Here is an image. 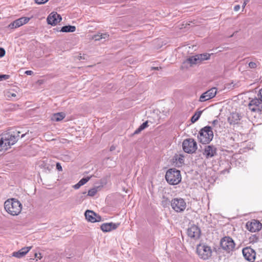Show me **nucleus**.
<instances>
[{"instance_id":"41","label":"nucleus","mask_w":262,"mask_h":262,"mask_svg":"<svg viewBox=\"0 0 262 262\" xmlns=\"http://www.w3.org/2000/svg\"><path fill=\"white\" fill-rule=\"evenodd\" d=\"M33 73V72L30 70L26 71L25 72V74H26L27 75H31Z\"/></svg>"},{"instance_id":"37","label":"nucleus","mask_w":262,"mask_h":262,"mask_svg":"<svg viewBox=\"0 0 262 262\" xmlns=\"http://www.w3.org/2000/svg\"><path fill=\"white\" fill-rule=\"evenodd\" d=\"M81 186H82L80 183L79 182H78V183H77L76 184L74 185L73 186V187L75 189H79Z\"/></svg>"},{"instance_id":"4","label":"nucleus","mask_w":262,"mask_h":262,"mask_svg":"<svg viewBox=\"0 0 262 262\" xmlns=\"http://www.w3.org/2000/svg\"><path fill=\"white\" fill-rule=\"evenodd\" d=\"M213 133L210 126H205L199 132L198 138L203 144L209 143L213 139Z\"/></svg>"},{"instance_id":"1","label":"nucleus","mask_w":262,"mask_h":262,"mask_svg":"<svg viewBox=\"0 0 262 262\" xmlns=\"http://www.w3.org/2000/svg\"><path fill=\"white\" fill-rule=\"evenodd\" d=\"M20 133L17 132L16 135L7 133L0 135V151L7 150L14 145L18 140Z\"/></svg>"},{"instance_id":"29","label":"nucleus","mask_w":262,"mask_h":262,"mask_svg":"<svg viewBox=\"0 0 262 262\" xmlns=\"http://www.w3.org/2000/svg\"><path fill=\"white\" fill-rule=\"evenodd\" d=\"M97 192V188H93L89 190L88 195L91 196H94Z\"/></svg>"},{"instance_id":"9","label":"nucleus","mask_w":262,"mask_h":262,"mask_svg":"<svg viewBox=\"0 0 262 262\" xmlns=\"http://www.w3.org/2000/svg\"><path fill=\"white\" fill-rule=\"evenodd\" d=\"M249 99V109L252 112H260L262 111V102L257 98Z\"/></svg>"},{"instance_id":"7","label":"nucleus","mask_w":262,"mask_h":262,"mask_svg":"<svg viewBox=\"0 0 262 262\" xmlns=\"http://www.w3.org/2000/svg\"><path fill=\"white\" fill-rule=\"evenodd\" d=\"M172 208L177 212H183L186 207V203L182 198H174L171 201Z\"/></svg>"},{"instance_id":"40","label":"nucleus","mask_w":262,"mask_h":262,"mask_svg":"<svg viewBox=\"0 0 262 262\" xmlns=\"http://www.w3.org/2000/svg\"><path fill=\"white\" fill-rule=\"evenodd\" d=\"M239 9H240V6L239 5H236L234 7V10L235 11H238L239 10Z\"/></svg>"},{"instance_id":"3","label":"nucleus","mask_w":262,"mask_h":262,"mask_svg":"<svg viewBox=\"0 0 262 262\" xmlns=\"http://www.w3.org/2000/svg\"><path fill=\"white\" fill-rule=\"evenodd\" d=\"M165 179L170 185L179 184L182 179L180 171L176 168L169 169L166 173Z\"/></svg>"},{"instance_id":"36","label":"nucleus","mask_w":262,"mask_h":262,"mask_svg":"<svg viewBox=\"0 0 262 262\" xmlns=\"http://www.w3.org/2000/svg\"><path fill=\"white\" fill-rule=\"evenodd\" d=\"M56 169L58 171H61L62 170V166H61V165H60V164L59 163H56Z\"/></svg>"},{"instance_id":"16","label":"nucleus","mask_w":262,"mask_h":262,"mask_svg":"<svg viewBox=\"0 0 262 262\" xmlns=\"http://www.w3.org/2000/svg\"><path fill=\"white\" fill-rule=\"evenodd\" d=\"M61 20V16L57 12L51 13L47 17L48 24L52 26H55Z\"/></svg>"},{"instance_id":"47","label":"nucleus","mask_w":262,"mask_h":262,"mask_svg":"<svg viewBox=\"0 0 262 262\" xmlns=\"http://www.w3.org/2000/svg\"><path fill=\"white\" fill-rule=\"evenodd\" d=\"M179 161H180V162L181 163V162H182V161H183V158H179Z\"/></svg>"},{"instance_id":"39","label":"nucleus","mask_w":262,"mask_h":262,"mask_svg":"<svg viewBox=\"0 0 262 262\" xmlns=\"http://www.w3.org/2000/svg\"><path fill=\"white\" fill-rule=\"evenodd\" d=\"M35 257L40 259L41 258H42V256L41 255V254L40 253H39V254H37V253H35Z\"/></svg>"},{"instance_id":"46","label":"nucleus","mask_w":262,"mask_h":262,"mask_svg":"<svg viewBox=\"0 0 262 262\" xmlns=\"http://www.w3.org/2000/svg\"><path fill=\"white\" fill-rule=\"evenodd\" d=\"M155 70H159V69H161V67H156L154 68Z\"/></svg>"},{"instance_id":"26","label":"nucleus","mask_w":262,"mask_h":262,"mask_svg":"<svg viewBox=\"0 0 262 262\" xmlns=\"http://www.w3.org/2000/svg\"><path fill=\"white\" fill-rule=\"evenodd\" d=\"M198 55L200 59L201 62H202V61L205 60L209 59L210 57V54H208V53L199 54Z\"/></svg>"},{"instance_id":"42","label":"nucleus","mask_w":262,"mask_h":262,"mask_svg":"<svg viewBox=\"0 0 262 262\" xmlns=\"http://www.w3.org/2000/svg\"><path fill=\"white\" fill-rule=\"evenodd\" d=\"M219 123V121L217 120H214L212 121V124L213 126L217 125Z\"/></svg>"},{"instance_id":"14","label":"nucleus","mask_w":262,"mask_h":262,"mask_svg":"<svg viewBox=\"0 0 262 262\" xmlns=\"http://www.w3.org/2000/svg\"><path fill=\"white\" fill-rule=\"evenodd\" d=\"M203 155L206 159L212 158L216 155V148L213 145H206L204 147Z\"/></svg>"},{"instance_id":"33","label":"nucleus","mask_w":262,"mask_h":262,"mask_svg":"<svg viewBox=\"0 0 262 262\" xmlns=\"http://www.w3.org/2000/svg\"><path fill=\"white\" fill-rule=\"evenodd\" d=\"M49 0H34L35 2L38 4H43Z\"/></svg>"},{"instance_id":"31","label":"nucleus","mask_w":262,"mask_h":262,"mask_svg":"<svg viewBox=\"0 0 262 262\" xmlns=\"http://www.w3.org/2000/svg\"><path fill=\"white\" fill-rule=\"evenodd\" d=\"M91 177H92V176L87 177L86 178H83L81 179L79 182L80 183V184L82 185H83L90 180Z\"/></svg>"},{"instance_id":"45","label":"nucleus","mask_w":262,"mask_h":262,"mask_svg":"<svg viewBox=\"0 0 262 262\" xmlns=\"http://www.w3.org/2000/svg\"><path fill=\"white\" fill-rule=\"evenodd\" d=\"M114 149H115L114 147H113V146H111V148H110V150H111V151H112V150H114Z\"/></svg>"},{"instance_id":"32","label":"nucleus","mask_w":262,"mask_h":262,"mask_svg":"<svg viewBox=\"0 0 262 262\" xmlns=\"http://www.w3.org/2000/svg\"><path fill=\"white\" fill-rule=\"evenodd\" d=\"M13 256L17 258H20L24 256V255L21 253L19 250L17 252H13Z\"/></svg>"},{"instance_id":"20","label":"nucleus","mask_w":262,"mask_h":262,"mask_svg":"<svg viewBox=\"0 0 262 262\" xmlns=\"http://www.w3.org/2000/svg\"><path fill=\"white\" fill-rule=\"evenodd\" d=\"M198 55L191 56L186 60L184 63L189 64L190 66L201 63Z\"/></svg>"},{"instance_id":"28","label":"nucleus","mask_w":262,"mask_h":262,"mask_svg":"<svg viewBox=\"0 0 262 262\" xmlns=\"http://www.w3.org/2000/svg\"><path fill=\"white\" fill-rule=\"evenodd\" d=\"M171 202L166 198L163 197L162 201V205L164 207H167Z\"/></svg>"},{"instance_id":"2","label":"nucleus","mask_w":262,"mask_h":262,"mask_svg":"<svg viewBox=\"0 0 262 262\" xmlns=\"http://www.w3.org/2000/svg\"><path fill=\"white\" fill-rule=\"evenodd\" d=\"M5 210L10 215L15 216L18 215L22 210V205L17 200L12 198L8 199L5 202Z\"/></svg>"},{"instance_id":"23","label":"nucleus","mask_w":262,"mask_h":262,"mask_svg":"<svg viewBox=\"0 0 262 262\" xmlns=\"http://www.w3.org/2000/svg\"><path fill=\"white\" fill-rule=\"evenodd\" d=\"M76 30V27L74 26H63L61 31L63 32H74Z\"/></svg>"},{"instance_id":"22","label":"nucleus","mask_w":262,"mask_h":262,"mask_svg":"<svg viewBox=\"0 0 262 262\" xmlns=\"http://www.w3.org/2000/svg\"><path fill=\"white\" fill-rule=\"evenodd\" d=\"M109 35L107 33H99L95 35L93 38L95 40H100L101 39H107Z\"/></svg>"},{"instance_id":"15","label":"nucleus","mask_w":262,"mask_h":262,"mask_svg":"<svg viewBox=\"0 0 262 262\" xmlns=\"http://www.w3.org/2000/svg\"><path fill=\"white\" fill-rule=\"evenodd\" d=\"M85 216L88 221L92 223L98 222L101 220L100 216L91 210H86L85 212Z\"/></svg>"},{"instance_id":"49","label":"nucleus","mask_w":262,"mask_h":262,"mask_svg":"<svg viewBox=\"0 0 262 262\" xmlns=\"http://www.w3.org/2000/svg\"><path fill=\"white\" fill-rule=\"evenodd\" d=\"M2 80H3V79H2V76H1V75H0V81H2Z\"/></svg>"},{"instance_id":"24","label":"nucleus","mask_w":262,"mask_h":262,"mask_svg":"<svg viewBox=\"0 0 262 262\" xmlns=\"http://www.w3.org/2000/svg\"><path fill=\"white\" fill-rule=\"evenodd\" d=\"M148 126V121L143 123L134 133V134L136 135L139 134L141 131L144 129Z\"/></svg>"},{"instance_id":"12","label":"nucleus","mask_w":262,"mask_h":262,"mask_svg":"<svg viewBox=\"0 0 262 262\" xmlns=\"http://www.w3.org/2000/svg\"><path fill=\"white\" fill-rule=\"evenodd\" d=\"M246 226L247 229L252 232L258 231L261 228V223L255 220H253L251 222H247Z\"/></svg>"},{"instance_id":"35","label":"nucleus","mask_w":262,"mask_h":262,"mask_svg":"<svg viewBox=\"0 0 262 262\" xmlns=\"http://www.w3.org/2000/svg\"><path fill=\"white\" fill-rule=\"evenodd\" d=\"M257 96L258 99L262 102V88L259 90Z\"/></svg>"},{"instance_id":"21","label":"nucleus","mask_w":262,"mask_h":262,"mask_svg":"<svg viewBox=\"0 0 262 262\" xmlns=\"http://www.w3.org/2000/svg\"><path fill=\"white\" fill-rule=\"evenodd\" d=\"M65 117V115L63 113H58L54 114L51 118L52 120L55 121H59L62 120Z\"/></svg>"},{"instance_id":"6","label":"nucleus","mask_w":262,"mask_h":262,"mask_svg":"<svg viewBox=\"0 0 262 262\" xmlns=\"http://www.w3.org/2000/svg\"><path fill=\"white\" fill-rule=\"evenodd\" d=\"M196 251L200 257L204 260L208 259L212 255V250L210 247L205 245H198Z\"/></svg>"},{"instance_id":"10","label":"nucleus","mask_w":262,"mask_h":262,"mask_svg":"<svg viewBox=\"0 0 262 262\" xmlns=\"http://www.w3.org/2000/svg\"><path fill=\"white\" fill-rule=\"evenodd\" d=\"M217 93L216 88H212L203 93L200 97L199 101L203 102L209 100L215 96Z\"/></svg>"},{"instance_id":"48","label":"nucleus","mask_w":262,"mask_h":262,"mask_svg":"<svg viewBox=\"0 0 262 262\" xmlns=\"http://www.w3.org/2000/svg\"><path fill=\"white\" fill-rule=\"evenodd\" d=\"M26 135V134H24L23 135H21V138H23L25 135Z\"/></svg>"},{"instance_id":"30","label":"nucleus","mask_w":262,"mask_h":262,"mask_svg":"<svg viewBox=\"0 0 262 262\" xmlns=\"http://www.w3.org/2000/svg\"><path fill=\"white\" fill-rule=\"evenodd\" d=\"M32 247H27L21 248L19 251L23 254V255H26L31 249Z\"/></svg>"},{"instance_id":"8","label":"nucleus","mask_w":262,"mask_h":262,"mask_svg":"<svg viewBox=\"0 0 262 262\" xmlns=\"http://www.w3.org/2000/svg\"><path fill=\"white\" fill-rule=\"evenodd\" d=\"M220 245L222 248L228 253L233 251L235 247L233 240L229 236H225L222 238Z\"/></svg>"},{"instance_id":"43","label":"nucleus","mask_w":262,"mask_h":262,"mask_svg":"<svg viewBox=\"0 0 262 262\" xmlns=\"http://www.w3.org/2000/svg\"><path fill=\"white\" fill-rule=\"evenodd\" d=\"M247 5V2H244V3H243V5L242 6L243 8H245V7L246 6V5Z\"/></svg>"},{"instance_id":"18","label":"nucleus","mask_w":262,"mask_h":262,"mask_svg":"<svg viewBox=\"0 0 262 262\" xmlns=\"http://www.w3.org/2000/svg\"><path fill=\"white\" fill-rule=\"evenodd\" d=\"M242 117L241 115L237 112L231 113L228 117V122L231 125L237 124L239 123Z\"/></svg>"},{"instance_id":"34","label":"nucleus","mask_w":262,"mask_h":262,"mask_svg":"<svg viewBox=\"0 0 262 262\" xmlns=\"http://www.w3.org/2000/svg\"><path fill=\"white\" fill-rule=\"evenodd\" d=\"M5 50L2 48H0V57H2L5 55Z\"/></svg>"},{"instance_id":"5","label":"nucleus","mask_w":262,"mask_h":262,"mask_svg":"<svg viewBox=\"0 0 262 262\" xmlns=\"http://www.w3.org/2000/svg\"><path fill=\"white\" fill-rule=\"evenodd\" d=\"M183 149L185 152L193 154L198 148L197 143L191 138L184 140L182 143Z\"/></svg>"},{"instance_id":"25","label":"nucleus","mask_w":262,"mask_h":262,"mask_svg":"<svg viewBox=\"0 0 262 262\" xmlns=\"http://www.w3.org/2000/svg\"><path fill=\"white\" fill-rule=\"evenodd\" d=\"M202 113V111H198L196 112L194 115L191 117V121L192 123L198 121L200 117L201 114Z\"/></svg>"},{"instance_id":"17","label":"nucleus","mask_w":262,"mask_h":262,"mask_svg":"<svg viewBox=\"0 0 262 262\" xmlns=\"http://www.w3.org/2000/svg\"><path fill=\"white\" fill-rule=\"evenodd\" d=\"M29 20L30 18L29 17H23L13 21L9 25V27L11 29L16 28L26 24Z\"/></svg>"},{"instance_id":"19","label":"nucleus","mask_w":262,"mask_h":262,"mask_svg":"<svg viewBox=\"0 0 262 262\" xmlns=\"http://www.w3.org/2000/svg\"><path fill=\"white\" fill-rule=\"evenodd\" d=\"M119 223H104L101 226V229L103 232H110L112 230L116 229L119 226Z\"/></svg>"},{"instance_id":"11","label":"nucleus","mask_w":262,"mask_h":262,"mask_svg":"<svg viewBox=\"0 0 262 262\" xmlns=\"http://www.w3.org/2000/svg\"><path fill=\"white\" fill-rule=\"evenodd\" d=\"M242 253L244 258L248 261H253L255 259L256 252L252 248L247 247L243 249Z\"/></svg>"},{"instance_id":"13","label":"nucleus","mask_w":262,"mask_h":262,"mask_svg":"<svg viewBox=\"0 0 262 262\" xmlns=\"http://www.w3.org/2000/svg\"><path fill=\"white\" fill-rule=\"evenodd\" d=\"M187 234L192 238L198 239L200 236L201 230L198 226L193 225L188 229Z\"/></svg>"},{"instance_id":"27","label":"nucleus","mask_w":262,"mask_h":262,"mask_svg":"<svg viewBox=\"0 0 262 262\" xmlns=\"http://www.w3.org/2000/svg\"><path fill=\"white\" fill-rule=\"evenodd\" d=\"M259 64V61H251L249 63L248 66L250 69H256Z\"/></svg>"},{"instance_id":"44","label":"nucleus","mask_w":262,"mask_h":262,"mask_svg":"<svg viewBox=\"0 0 262 262\" xmlns=\"http://www.w3.org/2000/svg\"><path fill=\"white\" fill-rule=\"evenodd\" d=\"M11 95L12 97H16V95L15 93H11Z\"/></svg>"},{"instance_id":"38","label":"nucleus","mask_w":262,"mask_h":262,"mask_svg":"<svg viewBox=\"0 0 262 262\" xmlns=\"http://www.w3.org/2000/svg\"><path fill=\"white\" fill-rule=\"evenodd\" d=\"M1 76L2 77L3 80L8 79L10 77V76L9 75H1Z\"/></svg>"}]
</instances>
